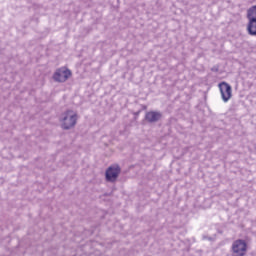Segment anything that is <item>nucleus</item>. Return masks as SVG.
<instances>
[{
	"label": "nucleus",
	"mask_w": 256,
	"mask_h": 256,
	"mask_svg": "<svg viewBox=\"0 0 256 256\" xmlns=\"http://www.w3.org/2000/svg\"><path fill=\"white\" fill-rule=\"evenodd\" d=\"M77 113L72 110H67L64 112L60 118L62 129L69 130L73 129L77 125Z\"/></svg>",
	"instance_id": "1"
},
{
	"label": "nucleus",
	"mask_w": 256,
	"mask_h": 256,
	"mask_svg": "<svg viewBox=\"0 0 256 256\" xmlns=\"http://www.w3.org/2000/svg\"><path fill=\"white\" fill-rule=\"evenodd\" d=\"M247 253V242L238 239L232 244V256H245Z\"/></svg>",
	"instance_id": "2"
},
{
	"label": "nucleus",
	"mask_w": 256,
	"mask_h": 256,
	"mask_svg": "<svg viewBox=\"0 0 256 256\" xmlns=\"http://www.w3.org/2000/svg\"><path fill=\"white\" fill-rule=\"evenodd\" d=\"M222 97V101L224 103H228L231 97H233V90L231 88V85L227 82H221L218 85Z\"/></svg>",
	"instance_id": "3"
},
{
	"label": "nucleus",
	"mask_w": 256,
	"mask_h": 256,
	"mask_svg": "<svg viewBox=\"0 0 256 256\" xmlns=\"http://www.w3.org/2000/svg\"><path fill=\"white\" fill-rule=\"evenodd\" d=\"M69 77H71V70L67 68H59L53 75L54 81L58 83H65Z\"/></svg>",
	"instance_id": "4"
},
{
	"label": "nucleus",
	"mask_w": 256,
	"mask_h": 256,
	"mask_svg": "<svg viewBox=\"0 0 256 256\" xmlns=\"http://www.w3.org/2000/svg\"><path fill=\"white\" fill-rule=\"evenodd\" d=\"M119 173H121V168L119 167V165L110 166L106 170V180L109 181L110 183H114V181H117Z\"/></svg>",
	"instance_id": "5"
},
{
	"label": "nucleus",
	"mask_w": 256,
	"mask_h": 256,
	"mask_svg": "<svg viewBox=\"0 0 256 256\" xmlns=\"http://www.w3.org/2000/svg\"><path fill=\"white\" fill-rule=\"evenodd\" d=\"M162 115L160 112L150 111L146 114V121L149 123H157L161 119Z\"/></svg>",
	"instance_id": "6"
},
{
	"label": "nucleus",
	"mask_w": 256,
	"mask_h": 256,
	"mask_svg": "<svg viewBox=\"0 0 256 256\" xmlns=\"http://www.w3.org/2000/svg\"><path fill=\"white\" fill-rule=\"evenodd\" d=\"M247 31L249 35L256 37V19L248 20Z\"/></svg>",
	"instance_id": "7"
},
{
	"label": "nucleus",
	"mask_w": 256,
	"mask_h": 256,
	"mask_svg": "<svg viewBox=\"0 0 256 256\" xmlns=\"http://www.w3.org/2000/svg\"><path fill=\"white\" fill-rule=\"evenodd\" d=\"M247 19H248V20L256 19V5L250 7V8L247 10Z\"/></svg>",
	"instance_id": "8"
}]
</instances>
